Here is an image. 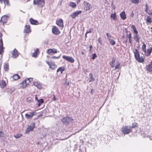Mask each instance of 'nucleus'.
<instances>
[{
  "label": "nucleus",
  "instance_id": "f257e3e1",
  "mask_svg": "<svg viewBox=\"0 0 152 152\" xmlns=\"http://www.w3.org/2000/svg\"><path fill=\"white\" fill-rule=\"evenodd\" d=\"M133 52L136 60L140 63L143 62L145 58V56H143L140 57L139 51L137 49H135Z\"/></svg>",
  "mask_w": 152,
  "mask_h": 152
},
{
  "label": "nucleus",
  "instance_id": "f03ea898",
  "mask_svg": "<svg viewBox=\"0 0 152 152\" xmlns=\"http://www.w3.org/2000/svg\"><path fill=\"white\" fill-rule=\"evenodd\" d=\"M121 130L124 134H126L131 132L132 131V129H131L130 126L125 125L122 126Z\"/></svg>",
  "mask_w": 152,
  "mask_h": 152
},
{
  "label": "nucleus",
  "instance_id": "7ed1b4c3",
  "mask_svg": "<svg viewBox=\"0 0 152 152\" xmlns=\"http://www.w3.org/2000/svg\"><path fill=\"white\" fill-rule=\"evenodd\" d=\"M131 28L133 31V32L135 35H134V39L137 42H139L140 38L138 35V32L137 29L136 28L135 25H132Z\"/></svg>",
  "mask_w": 152,
  "mask_h": 152
},
{
  "label": "nucleus",
  "instance_id": "20e7f679",
  "mask_svg": "<svg viewBox=\"0 0 152 152\" xmlns=\"http://www.w3.org/2000/svg\"><path fill=\"white\" fill-rule=\"evenodd\" d=\"M33 4L38 7H42L45 5V0H34Z\"/></svg>",
  "mask_w": 152,
  "mask_h": 152
},
{
  "label": "nucleus",
  "instance_id": "39448f33",
  "mask_svg": "<svg viewBox=\"0 0 152 152\" xmlns=\"http://www.w3.org/2000/svg\"><path fill=\"white\" fill-rule=\"evenodd\" d=\"M35 124L33 122L31 124V125H28L26 130L25 132L26 133H29L30 132L33 131L34 129L35 128Z\"/></svg>",
  "mask_w": 152,
  "mask_h": 152
},
{
  "label": "nucleus",
  "instance_id": "423d86ee",
  "mask_svg": "<svg viewBox=\"0 0 152 152\" xmlns=\"http://www.w3.org/2000/svg\"><path fill=\"white\" fill-rule=\"evenodd\" d=\"M3 34L0 32V54H2L4 52L3 42L2 39Z\"/></svg>",
  "mask_w": 152,
  "mask_h": 152
},
{
  "label": "nucleus",
  "instance_id": "0eeeda50",
  "mask_svg": "<svg viewBox=\"0 0 152 152\" xmlns=\"http://www.w3.org/2000/svg\"><path fill=\"white\" fill-rule=\"evenodd\" d=\"M56 24L61 29L63 28L64 27V21L61 19H59L56 20Z\"/></svg>",
  "mask_w": 152,
  "mask_h": 152
},
{
  "label": "nucleus",
  "instance_id": "6e6552de",
  "mask_svg": "<svg viewBox=\"0 0 152 152\" xmlns=\"http://www.w3.org/2000/svg\"><path fill=\"white\" fill-rule=\"evenodd\" d=\"M52 33L55 35H58L60 34L61 32L58 28L56 26H53L52 29Z\"/></svg>",
  "mask_w": 152,
  "mask_h": 152
},
{
  "label": "nucleus",
  "instance_id": "1a4fd4ad",
  "mask_svg": "<svg viewBox=\"0 0 152 152\" xmlns=\"http://www.w3.org/2000/svg\"><path fill=\"white\" fill-rule=\"evenodd\" d=\"M20 85L21 88H24L29 85V82L28 80H26L25 79Z\"/></svg>",
  "mask_w": 152,
  "mask_h": 152
},
{
  "label": "nucleus",
  "instance_id": "9d476101",
  "mask_svg": "<svg viewBox=\"0 0 152 152\" xmlns=\"http://www.w3.org/2000/svg\"><path fill=\"white\" fill-rule=\"evenodd\" d=\"M62 58L69 62L71 63H73L74 62V59L72 57L63 55L62 56Z\"/></svg>",
  "mask_w": 152,
  "mask_h": 152
},
{
  "label": "nucleus",
  "instance_id": "9b49d317",
  "mask_svg": "<svg viewBox=\"0 0 152 152\" xmlns=\"http://www.w3.org/2000/svg\"><path fill=\"white\" fill-rule=\"evenodd\" d=\"M37 114L36 113L35 111H33L30 113V114L26 113L25 114V116L27 119H30L32 118L33 116Z\"/></svg>",
  "mask_w": 152,
  "mask_h": 152
},
{
  "label": "nucleus",
  "instance_id": "f8f14e48",
  "mask_svg": "<svg viewBox=\"0 0 152 152\" xmlns=\"http://www.w3.org/2000/svg\"><path fill=\"white\" fill-rule=\"evenodd\" d=\"M82 13V11L79 10L75 11V12L72 13L70 16L73 19H75L78 15Z\"/></svg>",
  "mask_w": 152,
  "mask_h": 152
},
{
  "label": "nucleus",
  "instance_id": "ddd939ff",
  "mask_svg": "<svg viewBox=\"0 0 152 152\" xmlns=\"http://www.w3.org/2000/svg\"><path fill=\"white\" fill-rule=\"evenodd\" d=\"M47 63L49 66V68L53 69L54 70L57 68V65L53 62H49L46 61Z\"/></svg>",
  "mask_w": 152,
  "mask_h": 152
},
{
  "label": "nucleus",
  "instance_id": "4468645a",
  "mask_svg": "<svg viewBox=\"0 0 152 152\" xmlns=\"http://www.w3.org/2000/svg\"><path fill=\"white\" fill-rule=\"evenodd\" d=\"M12 54V57L13 58H16L20 54L17 49H15L13 51L11 52Z\"/></svg>",
  "mask_w": 152,
  "mask_h": 152
},
{
  "label": "nucleus",
  "instance_id": "2eb2a0df",
  "mask_svg": "<svg viewBox=\"0 0 152 152\" xmlns=\"http://www.w3.org/2000/svg\"><path fill=\"white\" fill-rule=\"evenodd\" d=\"M31 31V27L29 25H26L24 27L23 32L28 34L30 33Z\"/></svg>",
  "mask_w": 152,
  "mask_h": 152
},
{
  "label": "nucleus",
  "instance_id": "dca6fc26",
  "mask_svg": "<svg viewBox=\"0 0 152 152\" xmlns=\"http://www.w3.org/2000/svg\"><path fill=\"white\" fill-rule=\"evenodd\" d=\"M83 5L84 9L86 11L89 10L91 7L90 4L86 1H84Z\"/></svg>",
  "mask_w": 152,
  "mask_h": 152
},
{
  "label": "nucleus",
  "instance_id": "f3484780",
  "mask_svg": "<svg viewBox=\"0 0 152 152\" xmlns=\"http://www.w3.org/2000/svg\"><path fill=\"white\" fill-rule=\"evenodd\" d=\"M39 49L38 48H36L34 50V52L32 53L31 56L32 57L35 58H37L39 54Z\"/></svg>",
  "mask_w": 152,
  "mask_h": 152
},
{
  "label": "nucleus",
  "instance_id": "a211bd4d",
  "mask_svg": "<svg viewBox=\"0 0 152 152\" xmlns=\"http://www.w3.org/2000/svg\"><path fill=\"white\" fill-rule=\"evenodd\" d=\"M7 21V18L6 16H3L0 20V23L2 25L6 23Z\"/></svg>",
  "mask_w": 152,
  "mask_h": 152
},
{
  "label": "nucleus",
  "instance_id": "6ab92c4d",
  "mask_svg": "<svg viewBox=\"0 0 152 152\" xmlns=\"http://www.w3.org/2000/svg\"><path fill=\"white\" fill-rule=\"evenodd\" d=\"M6 86L7 84L5 80H2L0 81V87L1 88H4L6 87Z\"/></svg>",
  "mask_w": 152,
  "mask_h": 152
},
{
  "label": "nucleus",
  "instance_id": "aec40b11",
  "mask_svg": "<svg viewBox=\"0 0 152 152\" xmlns=\"http://www.w3.org/2000/svg\"><path fill=\"white\" fill-rule=\"evenodd\" d=\"M145 68L147 70L151 72L152 71V61H151L150 64L146 65Z\"/></svg>",
  "mask_w": 152,
  "mask_h": 152
},
{
  "label": "nucleus",
  "instance_id": "412c9836",
  "mask_svg": "<svg viewBox=\"0 0 152 152\" xmlns=\"http://www.w3.org/2000/svg\"><path fill=\"white\" fill-rule=\"evenodd\" d=\"M47 53L48 54L51 53H57V50L55 48L49 49L47 50Z\"/></svg>",
  "mask_w": 152,
  "mask_h": 152
},
{
  "label": "nucleus",
  "instance_id": "4be33fe9",
  "mask_svg": "<svg viewBox=\"0 0 152 152\" xmlns=\"http://www.w3.org/2000/svg\"><path fill=\"white\" fill-rule=\"evenodd\" d=\"M33 84L39 89H41L42 88V85L40 83H38L37 82H34L33 83Z\"/></svg>",
  "mask_w": 152,
  "mask_h": 152
},
{
  "label": "nucleus",
  "instance_id": "5701e85b",
  "mask_svg": "<svg viewBox=\"0 0 152 152\" xmlns=\"http://www.w3.org/2000/svg\"><path fill=\"white\" fill-rule=\"evenodd\" d=\"M61 121L64 124H69V122H68L67 116L66 117L63 118L61 119Z\"/></svg>",
  "mask_w": 152,
  "mask_h": 152
},
{
  "label": "nucleus",
  "instance_id": "b1692460",
  "mask_svg": "<svg viewBox=\"0 0 152 152\" xmlns=\"http://www.w3.org/2000/svg\"><path fill=\"white\" fill-rule=\"evenodd\" d=\"M4 70L5 71H8L9 69V64L8 63H4Z\"/></svg>",
  "mask_w": 152,
  "mask_h": 152
},
{
  "label": "nucleus",
  "instance_id": "393cba45",
  "mask_svg": "<svg viewBox=\"0 0 152 152\" xmlns=\"http://www.w3.org/2000/svg\"><path fill=\"white\" fill-rule=\"evenodd\" d=\"M152 48L150 49H148L146 50V52L145 53V55L146 56H149L152 52Z\"/></svg>",
  "mask_w": 152,
  "mask_h": 152
},
{
  "label": "nucleus",
  "instance_id": "a878e982",
  "mask_svg": "<svg viewBox=\"0 0 152 152\" xmlns=\"http://www.w3.org/2000/svg\"><path fill=\"white\" fill-rule=\"evenodd\" d=\"M30 23L32 25H37L39 23L37 21L34 20L32 18L30 19Z\"/></svg>",
  "mask_w": 152,
  "mask_h": 152
},
{
  "label": "nucleus",
  "instance_id": "bb28decb",
  "mask_svg": "<svg viewBox=\"0 0 152 152\" xmlns=\"http://www.w3.org/2000/svg\"><path fill=\"white\" fill-rule=\"evenodd\" d=\"M120 15L121 18L123 20H125L126 18L125 13L124 11L122 12L121 13Z\"/></svg>",
  "mask_w": 152,
  "mask_h": 152
},
{
  "label": "nucleus",
  "instance_id": "cd10ccee",
  "mask_svg": "<svg viewBox=\"0 0 152 152\" xmlns=\"http://www.w3.org/2000/svg\"><path fill=\"white\" fill-rule=\"evenodd\" d=\"M152 22V20L151 18L149 16H148L146 20V23L147 24H151Z\"/></svg>",
  "mask_w": 152,
  "mask_h": 152
},
{
  "label": "nucleus",
  "instance_id": "c85d7f7f",
  "mask_svg": "<svg viewBox=\"0 0 152 152\" xmlns=\"http://www.w3.org/2000/svg\"><path fill=\"white\" fill-rule=\"evenodd\" d=\"M12 78H13L14 80H16L20 78V77L17 74H15L12 77Z\"/></svg>",
  "mask_w": 152,
  "mask_h": 152
},
{
  "label": "nucleus",
  "instance_id": "c756f323",
  "mask_svg": "<svg viewBox=\"0 0 152 152\" xmlns=\"http://www.w3.org/2000/svg\"><path fill=\"white\" fill-rule=\"evenodd\" d=\"M65 69V67L64 66L58 68V69L57 70V72H60L61 74H62L63 71H64Z\"/></svg>",
  "mask_w": 152,
  "mask_h": 152
},
{
  "label": "nucleus",
  "instance_id": "7c9ffc66",
  "mask_svg": "<svg viewBox=\"0 0 152 152\" xmlns=\"http://www.w3.org/2000/svg\"><path fill=\"white\" fill-rule=\"evenodd\" d=\"M89 76H90L89 82L94 81L95 79L93 77L92 73H90L89 74Z\"/></svg>",
  "mask_w": 152,
  "mask_h": 152
},
{
  "label": "nucleus",
  "instance_id": "2f4dec72",
  "mask_svg": "<svg viewBox=\"0 0 152 152\" xmlns=\"http://www.w3.org/2000/svg\"><path fill=\"white\" fill-rule=\"evenodd\" d=\"M115 58H113L112 61H111L110 63V66L112 68H113L114 67V63L115 62Z\"/></svg>",
  "mask_w": 152,
  "mask_h": 152
},
{
  "label": "nucleus",
  "instance_id": "473e14b6",
  "mask_svg": "<svg viewBox=\"0 0 152 152\" xmlns=\"http://www.w3.org/2000/svg\"><path fill=\"white\" fill-rule=\"evenodd\" d=\"M137 124L136 122L132 123V126H131V129H132V128L134 129L136 128H137Z\"/></svg>",
  "mask_w": 152,
  "mask_h": 152
},
{
  "label": "nucleus",
  "instance_id": "72a5a7b5",
  "mask_svg": "<svg viewBox=\"0 0 152 152\" xmlns=\"http://www.w3.org/2000/svg\"><path fill=\"white\" fill-rule=\"evenodd\" d=\"M110 17L112 18L113 20H115L117 19V17L116 15V13L115 12L114 13L111 14Z\"/></svg>",
  "mask_w": 152,
  "mask_h": 152
},
{
  "label": "nucleus",
  "instance_id": "f704fd0d",
  "mask_svg": "<svg viewBox=\"0 0 152 152\" xmlns=\"http://www.w3.org/2000/svg\"><path fill=\"white\" fill-rule=\"evenodd\" d=\"M69 6L73 8H75L76 6V4L73 2H70L69 3Z\"/></svg>",
  "mask_w": 152,
  "mask_h": 152
},
{
  "label": "nucleus",
  "instance_id": "c9c22d12",
  "mask_svg": "<svg viewBox=\"0 0 152 152\" xmlns=\"http://www.w3.org/2000/svg\"><path fill=\"white\" fill-rule=\"evenodd\" d=\"M4 1L5 4H6L7 5H9V0H1L0 1V2L1 3H2V1Z\"/></svg>",
  "mask_w": 152,
  "mask_h": 152
},
{
  "label": "nucleus",
  "instance_id": "e433bc0d",
  "mask_svg": "<svg viewBox=\"0 0 152 152\" xmlns=\"http://www.w3.org/2000/svg\"><path fill=\"white\" fill-rule=\"evenodd\" d=\"M146 45L144 43H143V45L142 46V49L143 51L144 52H146Z\"/></svg>",
  "mask_w": 152,
  "mask_h": 152
},
{
  "label": "nucleus",
  "instance_id": "4c0bfd02",
  "mask_svg": "<svg viewBox=\"0 0 152 152\" xmlns=\"http://www.w3.org/2000/svg\"><path fill=\"white\" fill-rule=\"evenodd\" d=\"M22 135L21 134H18L15 135H14V137L16 138H19Z\"/></svg>",
  "mask_w": 152,
  "mask_h": 152
},
{
  "label": "nucleus",
  "instance_id": "58836bf2",
  "mask_svg": "<svg viewBox=\"0 0 152 152\" xmlns=\"http://www.w3.org/2000/svg\"><path fill=\"white\" fill-rule=\"evenodd\" d=\"M131 2L133 4H137L139 2V0H130Z\"/></svg>",
  "mask_w": 152,
  "mask_h": 152
},
{
  "label": "nucleus",
  "instance_id": "ea45409f",
  "mask_svg": "<svg viewBox=\"0 0 152 152\" xmlns=\"http://www.w3.org/2000/svg\"><path fill=\"white\" fill-rule=\"evenodd\" d=\"M109 41L111 45H113L115 44V42L114 40L112 39L109 40Z\"/></svg>",
  "mask_w": 152,
  "mask_h": 152
},
{
  "label": "nucleus",
  "instance_id": "a19ab883",
  "mask_svg": "<svg viewBox=\"0 0 152 152\" xmlns=\"http://www.w3.org/2000/svg\"><path fill=\"white\" fill-rule=\"evenodd\" d=\"M145 12L149 15H150L151 17H152V10H148L147 11Z\"/></svg>",
  "mask_w": 152,
  "mask_h": 152
},
{
  "label": "nucleus",
  "instance_id": "79ce46f5",
  "mask_svg": "<svg viewBox=\"0 0 152 152\" xmlns=\"http://www.w3.org/2000/svg\"><path fill=\"white\" fill-rule=\"evenodd\" d=\"M67 118H68V120L69 121V122L70 121V122H72L74 121V119L70 117L67 116Z\"/></svg>",
  "mask_w": 152,
  "mask_h": 152
},
{
  "label": "nucleus",
  "instance_id": "37998d69",
  "mask_svg": "<svg viewBox=\"0 0 152 152\" xmlns=\"http://www.w3.org/2000/svg\"><path fill=\"white\" fill-rule=\"evenodd\" d=\"M106 35L109 41L111 39L112 37L111 35L108 33H106Z\"/></svg>",
  "mask_w": 152,
  "mask_h": 152
},
{
  "label": "nucleus",
  "instance_id": "c03bdc74",
  "mask_svg": "<svg viewBox=\"0 0 152 152\" xmlns=\"http://www.w3.org/2000/svg\"><path fill=\"white\" fill-rule=\"evenodd\" d=\"M38 102H39L38 104L39 106L41 104L43 103V100L42 99H41L40 100H38Z\"/></svg>",
  "mask_w": 152,
  "mask_h": 152
},
{
  "label": "nucleus",
  "instance_id": "a18cd8bd",
  "mask_svg": "<svg viewBox=\"0 0 152 152\" xmlns=\"http://www.w3.org/2000/svg\"><path fill=\"white\" fill-rule=\"evenodd\" d=\"M97 57V56H96V53H94L93 54L92 56V57L91 58L93 60H94L95 58H96Z\"/></svg>",
  "mask_w": 152,
  "mask_h": 152
},
{
  "label": "nucleus",
  "instance_id": "49530a36",
  "mask_svg": "<svg viewBox=\"0 0 152 152\" xmlns=\"http://www.w3.org/2000/svg\"><path fill=\"white\" fill-rule=\"evenodd\" d=\"M120 63L118 62L115 67V69H119L120 68Z\"/></svg>",
  "mask_w": 152,
  "mask_h": 152
},
{
  "label": "nucleus",
  "instance_id": "de8ad7c7",
  "mask_svg": "<svg viewBox=\"0 0 152 152\" xmlns=\"http://www.w3.org/2000/svg\"><path fill=\"white\" fill-rule=\"evenodd\" d=\"M61 55L56 57L55 56H53L51 57V58L53 59H59L61 57Z\"/></svg>",
  "mask_w": 152,
  "mask_h": 152
},
{
  "label": "nucleus",
  "instance_id": "09e8293b",
  "mask_svg": "<svg viewBox=\"0 0 152 152\" xmlns=\"http://www.w3.org/2000/svg\"><path fill=\"white\" fill-rule=\"evenodd\" d=\"M25 79L26 80H27L29 81V84L31 82V81L32 80L33 78H27L26 79Z\"/></svg>",
  "mask_w": 152,
  "mask_h": 152
},
{
  "label": "nucleus",
  "instance_id": "8fccbe9b",
  "mask_svg": "<svg viewBox=\"0 0 152 152\" xmlns=\"http://www.w3.org/2000/svg\"><path fill=\"white\" fill-rule=\"evenodd\" d=\"M4 135V133L1 131H0V137H3Z\"/></svg>",
  "mask_w": 152,
  "mask_h": 152
},
{
  "label": "nucleus",
  "instance_id": "3c124183",
  "mask_svg": "<svg viewBox=\"0 0 152 152\" xmlns=\"http://www.w3.org/2000/svg\"><path fill=\"white\" fill-rule=\"evenodd\" d=\"M89 48H90V49L89 50V51L90 53H91L92 49L93 48V47L91 45L89 46Z\"/></svg>",
  "mask_w": 152,
  "mask_h": 152
},
{
  "label": "nucleus",
  "instance_id": "603ef678",
  "mask_svg": "<svg viewBox=\"0 0 152 152\" xmlns=\"http://www.w3.org/2000/svg\"><path fill=\"white\" fill-rule=\"evenodd\" d=\"M98 41L101 44H102V40H101V39L100 38H99L98 39Z\"/></svg>",
  "mask_w": 152,
  "mask_h": 152
},
{
  "label": "nucleus",
  "instance_id": "864d4df0",
  "mask_svg": "<svg viewBox=\"0 0 152 152\" xmlns=\"http://www.w3.org/2000/svg\"><path fill=\"white\" fill-rule=\"evenodd\" d=\"M128 37L129 39H131L132 36H131V33L129 34L128 35Z\"/></svg>",
  "mask_w": 152,
  "mask_h": 152
},
{
  "label": "nucleus",
  "instance_id": "5fc2aeb1",
  "mask_svg": "<svg viewBox=\"0 0 152 152\" xmlns=\"http://www.w3.org/2000/svg\"><path fill=\"white\" fill-rule=\"evenodd\" d=\"M145 7H146V8H145V11H147L148 10V6L147 5V4H145Z\"/></svg>",
  "mask_w": 152,
  "mask_h": 152
},
{
  "label": "nucleus",
  "instance_id": "6e6d98bb",
  "mask_svg": "<svg viewBox=\"0 0 152 152\" xmlns=\"http://www.w3.org/2000/svg\"><path fill=\"white\" fill-rule=\"evenodd\" d=\"M111 7L113 10L115 9V7L114 5H113V3H112V4L111 5Z\"/></svg>",
  "mask_w": 152,
  "mask_h": 152
},
{
  "label": "nucleus",
  "instance_id": "4d7b16f0",
  "mask_svg": "<svg viewBox=\"0 0 152 152\" xmlns=\"http://www.w3.org/2000/svg\"><path fill=\"white\" fill-rule=\"evenodd\" d=\"M53 99L54 101H55L56 100V98L55 96L54 95H53Z\"/></svg>",
  "mask_w": 152,
  "mask_h": 152
},
{
  "label": "nucleus",
  "instance_id": "13d9d810",
  "mask_svg": "<svg viewBox=\"0 0 152 152\" xmlns=\"http://www.w3.org/2000/svg\"><path fill=\"white\" fill-rule=\"evenodd\" d=\"M91 32V30L90 29L88 31H87L86 32V34H87L88 33H90Z\"/></svg>",
  "mask_w": 152,
  "mask_h": 152
},
{
  "label": "nucleus",
  "instance_id": "bf43d9fd",
  "mask_svg": "<svg viewBox=\"0 0 152 152\" xmlns=\"http://www.w3.org/2000/svg\"><path fill=\"white\" fill-rule=\"evenodd\" d=\"M94 91V90L93 89H91V94H93Z\"/></svg>",
  "mask_w": 152,
  "mask_h": 152
},
{
  "label": "nucleus",
  "instance_id": "052dcab7",
  "mask_svg": "<svg viewBox=\"0 0 152 152\" xmlns=\"http://www.w3.org/2000/svg\"><path fill=\"white\" fill-rule=\"evenodd\" d=\"M129 43L130 44H132V42H131V39H129Z\"/></svg>",
  "mask_w": 152,
  "mask_h": 152
},
{
  "label": "nucleus",
  "instance_id": "680f3d73",
  "mask_svg": "<svg viewBox=\"0 0 152 152\" xmlns=\"http://www.w3.org/2000/svg\"><path fill=\"white\" fill-rule=\"evenodd\" d=\"M81 54L82 55H83L84 54V52H83V51H81Z\"/></svg>",
  "mask_w": 152,
  "mask_h": 152
},
{
  "label": "nucleus",
  "instance_id": "e2e57ef3",
  "mask_svg": "<svg viewBox=\"0 0 152 152\" xmlns=\"http://www.w3.org/2000/svg\"><path fill=\"white\" fill-rule=\"evenodd\" d=\"M87 34H86V33L85 34V37H87Z\"/></svg>",
  "mask_w": 152,
  "mask_h": 152
},
{
  "label": "nucleus",
  "instance_id": "0e129e2a",
  "mask_svg": "<svg viewBox=\"0 0 152 152\" xmlns=\"http://www.w3.org/2000/svg\"><path fill=\"white\" fill-rule=\"evenodd\" d=\"M35 99H37V100H38V99H37V97H36Z\"/></svg>",
  "mask_w": 152,
  "mask_h": 152
},
{
  "label": "nucleus",
  "instance_id": "69168bd1",
  "mask_svg": "<svg viewBox=\"0 0 152 152\" xmlns=\"http://www.w3.org/2000/svg\"><path fill=\"white\" fill-rule=\"evenodd\" d=\"M132 16H133V15H134V14H133V12H132Z\"/></svg>",
  "mask_w": 152,
  "mask_h": 152
},
{
  "label": "nucleus",
  "instance_id": "338daca9",
  "mask_svg": "<svg viewBox=\"0 0 152 152\" xmlns=\"http://www.w3.org/2000/svg\"><path fill=\"white\" fill-rule=\"evenodd\" d=\"M30 0H27V2L29 1H30Z\"/></svg>",
  "mask_w": 152,
  "mask_h": 152
},
{
  "label": "nucleus",
  "instance_id": "774afa93",
  "mask_svg": "<svg viewBox=\"0 0 152 152\" xmlns=\"http://www.w3.org/2000/svg\"><path fill=\"white\" fill-rule=\"evenodd\" d=\"M151 29H152V27H151Z\"/></svg>",
  "mask_w": 152,
  "mask_h": 152
}]
</instances>
